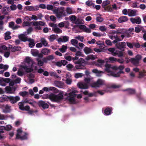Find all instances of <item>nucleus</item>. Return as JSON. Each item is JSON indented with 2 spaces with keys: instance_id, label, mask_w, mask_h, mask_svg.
<instances>
[{
  "instance_id": "nucleus-29",
  "label": "nucleus",
  "mask_w": 146,
  "mask_h": 146,
  "mask_svg": "<svg viewBox=\"0 0 146 146\" xmlns=\"http://www.w3.org/2000/svg\"><path fill=\"white\" fill-rule=\"evenodd\" d=\"M139 76L137 77L138 78H142L146 76V72L144 70L139 72Z\"/></svg>"
},
{
  "instance_id": "nucleus-47",
  "label": "nucleus",
  "mask_w": 146,
  "mask_h": 146,
  "mask_svg": "<svg viewBox=\"0 0 146 146\" xmlns=\"http://www.w3.org/2000/svg\"><path fill=\"white\" fill-rule=\"evenodd\" d=\"M50 75L51 76H54L55 77H56L58 79L60 78V77L57 75V74L56 72H50Z\"/></svg>"
},
{
  "instance_id": "nucleus-33",
  "label": "nucleus",
  "mask_w": 146,
  "mask_h": 146,
  "mask_svg": "<svg viewBox=\"0 0 146 146\" xmlns=\"http://www.w3.org/2000/svg\"><path fill=\"white\" fill-rule=\"evenodd\" d=\"M128 20L127 17L123 16L119 18L118 19V22L120 23H122L127 21Z\"/></svg>"
},
{
  "instance_id": "nucleus-48",
  "label": "nucleus",
  "mask_w": 146,
  "mask_h": 146,
  "mask_svg": "<svg viewBox=\"0 0 146 146\" xmlns=\"http://www.w3.org/2000/svg\"><path fill=\"white\" fill-rule=\"evenodd\" d=\"M24 102H20L19 103V108L21 110H23V109L24 107Z\"/></svg>"
},
{
  "instance_id": "nucleus-21",
  "label": "nucleus",
  "mask_w": 146,
  "mask_h": 146,
  "mask_svg": "<svg viewBox=\"0 0 146 146\" xmlns=\"http://www.w3.org/2000/svg\"><path fill=\"white\" fill-rule=\"evenodd\" d=\"M9 48L11 49V51L12 52L19 51L21 49V48L20 46H16L12 47L11 45H9Z\"/></svg>"
},
{
  "instance_id": "nucleus-39",
  "label": "nucleus",
  "mask_w": 146,
  "mask_h": 146,
  "mask_svg": "<svg viewBox=\"0 0 146 146\" xmlns=\"http://www.w3.org/2000/svg\"><path fill=\"white\" fill-rule=\"evenodd\" d=\"M33 22L26 21H24L23 23V27L27 26H29L32 24Z\"/></svg>"
},
{
  "instance_id": "nucleus-61",
  "label": "nucleus",
  "mask_w": 146,
  "mask_h": 146,
  "mask_svg": "<svg viewBox=\"0 0 146 146\" xmlns=\"http://www.w3.org/2000/svg\"><path fill=\"white\" fill-rule=\"evenodd\" d=\"M109 60L112 62L117 61V59L113 57H110L109 58Z\"/></svg>"
},
{
  "instance_id": "nucleus-17",
  "label": "nucleus",
  "mask_w": 146,
  "mask_h": 146,
  "mask_svg": "<svg viewBox=\"0 0 146 146\" xmlns=\"http://www.w3.org/2000/svg\"><path fill=\"white\" fill-rule=\"evenodd\" d=\"M77 85L78 87L80 89H85L88 88V86L87 83H80Z\"/></svg>"
},
{
  "instance_id": "nucleus-40",
  "label": "nucleus",
  "mask_w": 146,
  "mask_h": 146,
  "mask_svg": "<svg viewBox=\"0 0 146 146\" xmlns=\"http://www.w3.org/2000/svg\"><path fill=\"white\" fill-rule=\"evenodd\" d=\"M67 48V46L62 45L61 47L59 49V50L62 53H64L66 52V50Z\"/></svg>"
},
{
  "instance_id": "nucleus-58",
  "label": "nucleus",
  "mask_w": 146,
  "mask_h": 146,
  "mask_svg": "<svg viewBox=\"0 0 146 146\" xmlns=\"http://www.w3.org/2000/svg\"><path fill=\"white\" fill-rule=\"evenodd\" d=\"M141 93L140 92L139 93L136 94V97L139 100H141L143 99V98L141 97Z\"/></svg>"
},
{
  "instance_id": "nucleus-10",
  "label": "nucleus",
  "mask_w": 146,
  "mask_h": 146,
  "mask_svg": "<svg viewBox=\"0 0 146 146\" xmlns=\"http://www.w3.org/2000/svg\"><path fill=\"white\" fill-rule=\"evenodd\" d=\"M115 46L117 48L121 50L125 47L126 44L124 42H119L116 43Z\"/></svg>"
},
{
  "instance_id": "nucleus-43",
  "label": "nucleus",
  "mask_w": 146,
  "mask_h": 146,
  "mask_svg": "<svg viewBox=\"0 0 146 146\" xmlns=\"http://www.w3.org/2000/svg\"><path fill=\"white\" fill-rule=\"evenodd\" d=\"M10 32L9 31L5 33V40H7L11 38V37L10 36Z\"/></svg>"
},
{
  "instance_id": "nucleus-23",
  "label": "nucleus",
  "mask_w": 146,
  "mask_h": 146,
  "mask_svg": "<svg viewBox=\"0 0 146 146\" xmlns=\"http://www.w3.org/2000/svg\"><path fill=\"white\" fill-rule=\"evenodd\" d=\"M124 73V72L122 70H120L118 72L115 73L114 72H111V75L113 77H118L120 76L121 74Z\"/></svg>"
},
{
  "instance_id": "nucleus-28",
  "label": "nucleus",
  "mask_w": 146,
  "mask_h": 146,
  "mask_svg": "<svg viewBox=\"0 0 146 146\" xmlns=\"http://www.w3.org/2000/svg\"><path fill=\"white\" fill-rule=\"evenodd\" d=\"M83 51L86 54H88L93 52V51L90 48L85 47L83 49Z\"/></svg>"
},
{
  "instance_id": "nucleus-15",
  "label": "nucleus",
  "mask_w": 146,
  "mask_h": 146,
  "mask_svg": "<svg viewBox=\"0 0 146 146\" xmlns=\"http://www.w3.org/2000/svg\"><path fill=\"white\" fill-rule=\"evenodd\" d=\"M20 67L22 68L23 69L25 72L27 73H30L33 71V69L32 68L33 67H31V68H29L27 66L24 65H21Z\"/></svg>"
},
{
  "instance_id": "nucleus-59",
  "label": "nucleus",
  "mask_w": 146,
  "mask_h": 146,
  "mask_svg": "<svg viewBox=\"0 0 146 146\" xmlns=\"http://www.w3.org/2000/svg\"><path fill=\"white\" fill-rule=\"evenodd\" d=\"M17 6L15 4L12 5L10 6V8L12 11H14L15 10L17 9Z\"/></svg>"
},
{
  "instance_id": "nucleus-7",
  "label": "nucleus",
  "mask_w": 146,
  "mask_h": 146,
  "mask_svg": "<svg viewBox=\"0 0 146 146\" xmlns=\"http://www.w3.org/2000/svg\"><path fill=\"white\" fill-rule=\"evenodd\" d=\"M20 100V97L18 96L13 97L12 96H8L7 98L8 101H9L12 104L16 103Z\"/></svg>"
},
{
  "instance_id": "nucleus-63",
  "label": "nucleus",
  "mask_w": 146,
  "mask_h": 146,
  "mask_svg": "<svg viewBox=\"0 0 146 146\" xmlns=\"http://www.w3.org/2000/svg\"><path fill=\"white\" fill-rule=\"evenodd\" d=\"M50 20L53 22H55L56 21V18L54 15H51L50 17Z\"/></svg>"
},
{
  "instance_id": "nucleus-60",
  "label": "nucleus",
  "mask_w": 146,
  "mask_h": 146,
  "mask_svg": "<svg viewBox=\"0 0 146 146\" xmlns=\"http://www.w3.org/2000/svg\"><path fill=\"white\" fill-rule=\"evenodd\" d=\"M141 30V27H136L135 28V31L136 33H139Z\"/></svg>"
},
{
  "instance_id": "nucleus-1",
  "label": "nucleus",
  "mask_w": 146,
  "mask_h": 146,
  "mask_svg": "<svg viewBox=\"0 0 146 146\" xmlns=\"http://www.w3.org/2000/svg\"><path fill=\"white\" fill-rule=\"evenodd\" d=\"M63 92H60L58 94L51 93L49 95V98L52 102L56 103L61 102L64 98Z\"/></svg>"
},
{
  "instance_id": "nucleus-38",
  "label": "nucleus",
  "mask_w": 146,
  "mask_h": 146,
  "mask_svg": "<svg viewBox=\"0 0 146 146\" xmlns=\"http://www.w3.org/2000/svg\"><path fill=\"white\" fill-rule=\"evenodd\" d=\"M40 41L42 45L44 46H46L48 45V42L44 38H41Z\"/></svg>"
},
{
  "instance_id": "nucleus-62",
  "label": "nucleus",
  "mask_w": 146,
  "mask_h": 146,
  "mask_svg": "<svg viewBox=\"0 0 146 146\" xmlns=\"http://www.w3.org/2000/svg\"><path fill=\"white\" fill-rule=\"evenodd\" d=\"M109 51L111 53H114L115 51V48H110L108 49Z\"/></svg>"
},
{
  "instance_id": "nucleus-2",
  "label": "nucleus",
  "mask_w": 146,
  "mask_h": 146,
  "mask_svg": "<svg viewBox=\"0 0 146 146\" xmlns=\"http://www.w3.org/2000/svg\"><path fill=\"white\" fill-rule=\"evenodd\" d=\"M53 13L55 14L57 18L60 19L66 16L65 9L64 7H58L52 10Z\"/></svg>"
},
{
  "instance_id": "nucleus-41",
  "label": "nucleus",
  "mask_w": 146,
  "mask_h": 146,
  "mask_svg": "<svg viewBox=\"0 0 146 146\" xmlns=\"http://www.w3.org/2000/svg\"><path fill=\"white\" fill-rule=\"evenodd\" d=\"M56 35H52L48 37V39H49V41L50 42H52L55 40L56 38Z\"/></svg>"
},
{
  "instance_id": "nucleus-13",
  "label": "nucleus",
  "mask_w": 146,
  "mask_h": 146,
  "mask_svg": "<svg viewBox=\"0 0 146 146\" xmlns=\"http://www.w3.org/2000/svg\"><path fill=\"white\" fill-rule=\"evenodd\" d=\"M5 90L7 93L12 94L15 91L16 88L15 87L7 86L5 88Z\"/></svg>"
},
{
  "instance_id": "nucleus-6",
  "label": "nucleus",
  "mask_w": 146,
  "mask_h": 146,
  "mask_svg": "<svg viewBox=\"0 0 146 146\" xmlns=\"http://www.w3.org/2000/svg\"><path fill=\"white\" fill-rule=\"evenodd\" d=\"M84 60L83 58H80L76 62V64L78 65L75 66L76 68L77 69H84L85 67L82 65L84 63Z\"/></svg>"
},
{
  "instance_id": "nucleus-45",
  "label": "nucleus",
  "mask_w": 146,
  "mask_h": 146,
  "mask_svg": "<svg viewBox=\"0 0 146 146\" xmlns=\"http://www.w3.org/2000/svg\"><path fill=\"white\" fill-rule=\"evenodd\" d=\"M110 3V1L109 0H107L104 1L102 3V7L104 8L106 7V6L109 4Z\"/></svg>"
},
{
  "instance_id": "nucleus-54",
  "label": "nucleus",
  "mask_w": 146,
  "mask_h": 146,
  "mask_svg": "<svg viewBox=\"0 0 146 146\" xmlns=\"http://www.w3.org/2000/svg\"><path fill=\"white\" fill-rule=\"evenodd\" d=\"M19 94L20 95L24 97L26 95H28V92L27 91H25L20 92L19 93Z\"/></svg>"
},
{
  "instance_id": "nucleus-24",
  "label": "nucleus",
  "mask_w": 146,
  "mask_h": 146,
  "mask_svg": "<svg viewBox=\"0 0 146 146\" xmlns=\"http://www.w3.org/2000/svg\"><path fill=\"white\" fill-rule=\"evenodd\" d=\"M54 58L53 55H48L46 58H44L42 59L43 62L47 63L48 61Z\"/></svg>"
},
{
  "instance_id": "nucleus-56",
  "label": "nucleus",
  "mask_w": 146,
  "mask_h": 146,
  "mask_svg": "<svg viewBox=\"0 0 146 146\" xmlns=\"http://www.w3.org/2000/svg\"><path fill=\"white\" fill-rule=\"evenodd\" d=\"M83 74L82 73H78L76 74L74 77L76 78H78L80 77H81L83 76Z\"/></svg>"
},
{
  "instance_id": "nucleus-51",
  "label": "nucleus",
  "mask_w": 146,
  "mask_h": 146,
  "mask_svg": "<svg viewBox=\"0 0 146 146\" xmlns=\"http://www.w3.org/2000/svg\"><path fill=\"white\" fill-rule=\"evenodd\" d=\"M99 29L101 31L104 32L106 31L107 28L104 26H101L100 27Z\"/></svg>"
},
{
  "instance_id": "nucleus-37",
  "label": "nucleus",
  "mask_w": 146,
  "mask_h": 146,
  "mask_svg": "<svg viewBox=\"0 0 146 146\" xmlns=\"http://www.w3.org/2000/svg\"><path fill=\"white\" fill-rule=\"evenodd\" d=\"M96 56V55H88V56L86 57V59L88 61L90 60H94L97 58L96 56Z\"/></svg>"
},
{
  "instance_id": "nucleus-34",
  "label": "nucleus",
  "mask_w": 146,
  "mask_h": 146,
  "mask_svg": "<svg viewBox=\"0 0 146 146\" xmlns=\"http://www.w3.org/2000/svg\"><path fill=\"white\" fill-rule=\"evenodd\" d=\"M105 70L106 72L108 73L110 72V73L112 72L110 70V69L111 68V66L110 64H106L105 65Z\"/></svg>"
},
{
  "instance_id": "nucleus-57",
  "label": "nucleus",
  "mask_w": 146,
  "mask_h": 146,
  "mask_svg": "<svg viewBox=\"0 0 146 146\" xmlns=\"http://www.w3.org/2000/svg\"><path fill=\"white\" fill-rule=\"evenodd\" d=\"M27 135L28 134L27 133H25L24 135L21 136V140H23L27 139Z\"/></svg>"
},
{
  "instance_id": "nucleus-32",
  "label": "nucleus",
  "mask_w": 146,
  "mask_h": 146,
  "mask_svg": "<svg viewBox=\"0 0 146 146\" xmlns=\"http://www.w3.org/2000/svg\"><path fill=\"white\" fill-rule=\"evenodd\" d=\"M112 110L111 108H107L105 110L104 113L106 115H109L111 113Z\"/></svg>"
},
{
  "instance_id": "nucleus-42",
  "label": "nucleus",
  "mask_w": 146,
  "mask_h": 146,
  "mask_svg": "<svg viewBox=\"0 0 146 146\" xmlns=\"http://www.w3.org/2000/svg\"><path fill=\"white\" fill-rule=\"evenodd\" d=\"M8 96L3 95V97H0V102H2L5 101L8 102Z\"/></svg>"
},
{
  "instance_id": "nucleus-44",
  "label": "nucleus",
  "mask_w": 146,
  "mask_h": 146,
  "mask_svg": "<svg viewBox=\"0 0 146 146\" xmlns=\"http://www.w3.org/2000/svg\"><path fill=\"white\" fill-rule=\"evenodd\" d=\"M31 52L32 55H39V51L36 49H32L31 50Z\"/></svg>"
},
{
  "instance_id": "nucleus-5",
  "label": "nucleus",
  "mask_w": 146,
  "mask_h": 146,
  "mask_svg": "<svg viewBox=\"0 0 146 146\" xmlns=\"http://www.w3.org/2000/svg\"><path fill=\"white\" fill-rule=\"evenodd\" d=\"M77 92L76 90H74L69 94V96L68 97L69 101L72 103H75L74 98L76 96V93Z\"/></svg>"
},
{
  "instance_id": "nucleus-26",
  "label": "nucleus",
  "mask_w": 146,
  "mask_h": 146,
  "mask_svg": "<svg viewBox=\"0 0 146 146\" xmlns=\"http://www.w3.org/2000/svg\"><path fill=\"white\" fill-rule=\"evenodd\" d=\"M128 15L130 17L135 16L136 15V11L129 9Z\"/></svg>"
},
{
  "instance_id": "nucleus-11",
  "label": "nucleus",
  "mask_w": 146,
  "mask_h": 146,
  "mask_svg": "<svg viewBox=\"0 0 146 146\" xmlns=\"http://www.w3.org/2000/svg\"><path fill=\"white\" fill-rule=\"evenodd\" d=\"M37 104L39 107H42L44 109L48 108L49 107L48 105L42 100L38 101Z\"/></svg>"
},
{
  "instance_id": "nucleus-64",
  "label": "nucleus",
  "mask_w": 146,
  "mask_h": 146,
  "mask_svg": "<svg viewBox=\"0 0 146 146\" xmlns=\"http://www.w3.org/2000/svg\"><path fill=\"white\" fill-rule=\"evenodd\" d=\"M68 70H70L73 67V66L71 64H69L66 66Z\"/></svg>"
},
{
  "instance_id": "nucleus-49",
  "label": "nucleus",
  "mask_w": 146,
  "mask_h": 146,
  "mask_svg": "<svg viewBox=\"0 0 146 146\" xmlns=\"http://www.w3.org/2000/svg\"><path fill=\"white\" fill-rule=\"evenodd\" d=\"M105 10L108 12H111L113 11L112 8L111 6H108L104 7Z\"/></svg>"
},
{
  "instance_id": "nucleus-25",
  "label": "nucleus",
  "mask_w": 146,
  "mask_h": 146,
  "mask_svg": "<svg viewBox=\"0 0 146 146\" xmlns=\"http://www.w3.org/2000/svg\"><path fill=\"white\" fill-rule=\"evenodd\" d=\"M52 31L56 34H60L62 33V30L59 28L57 25L54 28H52Z\"/></svg>"
},
{
  "instance_id": "nucleus-30",
  "label": "nucleus",
  "mask_w": 146,
  "mask_h": 146,
  "mask_svg": "<svg viewBox=\"0 0 146 146\" xmlns=\"http://www.w3.org/2000/svg\"><path fill=\"white\" fill-rule=\"evenodd\" d=\"M66 13V16L68 15L71 14L73 13L72 8L70 7H67L65 10Z\"/></svg>"
},
{
  "instance_id": "nucleus-18",
  "label": "nucleus",
  "mask_w": 146,
  "mask_h": 146,
  "mask_svg": "<svg viewBox=\"0 0 146 146\" xmlns=\"http://www.w3.org/2000/svg\"><path fill=\"white\" fill-rule=\"evenodd\" d=\"M122 91L123 92L127 91L129 94H134L136 93V90L135 89L131 88H128L126 89L122 90Z\"/></svg>"
},
{
  "instance_id": "nucleus-8",
  "label": "nucleus",
  "mask_w": 146,
  "mask_h": 146,
  "mask_svg": "<svg viewBox=\"0 0 146 146\" xmlns=\"http://www.w3.org/2000/svg\"><path fill=\"white\" fill-rule=\"evenodd\" d=\"M121 86L120 85H116L115 84H113L110 85H108L106 86V88L104 90H103V91H104L106 92H110V91L108 90L109 88H113V89H117L118 88L120 87Z\"/></svg>"
},
{
  "instance_id": "nucleus-52",
  "label": "nucleus",
  "mask_w": 146,
  "mask_h": 146,
  "mask_svg": "<svg viewBox=\"0 0 146 146\" xmlns=\"http://www.w3.org/2000/svg\"><path fill=\"white\" fill-rule=\"evenodd\" d=\"M0 85L2 86H5V83L4 82V80L3 78L0 77Z\"/></svg>"
},
{
  "instance_id": "nucleus-3",
  "label": "nucleus",
  "mask_w": 146,
  "mask_h": 146,
  "mask_svg": "<svg viewBox=\"0 0 146 146\" xmlns=\"http://www.w3.org/2000/svg\"><path fill=\"white\" fill-rule=\"evenodd\" d=\"M104 84V81L102 79H99L96 82L91 83V86L93 88H99Z\"/></svg>"
},
{
  "instance_id": "nucleus-19",
  "label": "nucleus",
  "mask_w": 146,
  "mask_h": 146,
  "mask_svg": "<svg viewBox=\"0 0 146 146\" xmlns=\"http://www.w3.org/2000/svg\"><path fill=\"white\" fill-rule=\"evenodd\" d=\"M19 38L22 41L26 42L28 41L29 38H28L26 35L24 34H21L19 36Z\"/></svg>"
},
{
  "instance_id": "nucleus-46",
  "label": "nucleus",
  "mask_w": 146,
  "mask_h": 146,
  "mask_svg": "<svg viewBox=\"0 0 146 146\" xmlns=\"http://www.w3.org/2000/svg\"><path fill=\"white\" fill-rule=\"evenodd\" d=\"M71 44L73 45L76 46L78 44V41L76 39H72L70 41Z\"/></svg>"
},
{
  "instance_id": "nucleus-9",
  "label": "nucleus",
  "mask_w": 146,
  "mask_h": 146,
  "mask_svg": "<svg viewBox=\"0 0 146 146\" xmlns=\"http://www.w3.org/2000/svg\"><path fill=\"white\" fill-rule=\"evenodd\" d=\"M69 39V37L67 36H62L57 39L58 43L61 44L62 42H68Z\"/></svg>"
},
{
  "instance_id": "nucleus-12",
  "label": "nucleus",
  "mask_w": 146,
  "mask_h": 146,
  "mask_svg": "<svg viewBox=\"0 0 146 146\" xmlns=\"http://www.w3.org/2000/svg\"><path fill=\"white\" fill-rule=\"evenodd\" d=\"M69 24L70 23L68 21H64L59 23L58 24V26L61 28L64 27L68 29Z\"/></svg>"
},
{
  "instance_id": "nucleus-55",
  "label": "nucleus",
  "mask_w": 146,
  "mask_h": 146,
  "mask_svg": "<svg viewBox=\"0 0 146 146\" xmlns=\"http://www.w3.org/2000/svg\"><path fill=\"white\" fill-rule=\"evenodd\" d=\"M37 61L38 62V64L39 66H40L43 65L44 64L43 61L39 60V59H37Z\"/></svg>"
},
{
  "instance_id": "nucleus-31",
  "label": "nucleus",
  "mask_w": 146,
  "mask_h": 146,
  "mask_svg": "<svg viewBox=\"0 0 146 146\" xmlns=\"http://www.w3.org/2000/svg\"><path fill=\"white\" fill-rule=\"evenodd\" d=\"M25 62L28 64H31V67H33V64H34V62L32 61V60L30 58L27 57L25 60Z\"/></svg>"
},
{
  "instance_id": "nucleus-53",
  "label": "nucleus",
  "mask_w": 146,
  "mask_h": 146,
  "mask_svg": "<svg viewBox=\"0 0 146 146\" xmlns=\"http://www.w3.org/2000/svg\"><path fill=\"white\" fill-rule=\"evenodd\" d=\"M24 101L25 103H29L33 107H34V105L33 104V103L31 101V100H28L26 99H25Z\"/></svg>"
},
{
  "instance_id": "nucleus-36",
  "label": "nucleus",
  "mask_w": 146,
  "mask_h": 146,
  "mask_svg": "<svg viewBox=\"0 0 146 146\" xmlns=\"http://www.w3.org/2000/svg\"><path fill=\"white\" fill-rule=\"evenodd\" d=\"M28 41L30 42L29 44V47L32 48L35 46V44L34 43V41L33 39L29 38Z\"/></svg>"
},
{
  "instance_id": "nucleus-4",
  "label": "nucleus",
  "mask_w": 146,
  "mask_h": 146,
  "mask_svg": "<svg viewBox=\"0 0 146 146\" xmlns=\"http://www.w3.org/2000/svg\"><path fill=\"white\" fill-rule=\"evenodd\" d=\"M141 58V55H136L135 58H131V63L134 65L137 66L139 65V61Z\"/></svg>"
},
{
  "instance_id": "nucleus-35",
  "label": "nucleus",
  "mask_w": 146,
  "mask_h": 146,
  "mask_svg": "<svg viewBox=\"0 0 146 146\" xmlns=\"http://www.w3.org/2000/svg\"><path fill=\"white\" fill-rule=\"evenodd\" d=\"M42 54L44 55L49 54L50 53V50L49 49L46 48H44L41 51Z\"/></svg>"
},
{
  "instance_id": "nucleus-22",
  "label": "nucleus",
  "mask_w": 146,
  "mask_h": 146,
  "mask_svg": "<svg viewBox=\"0 0 146 146\" xmlns=\"http://www.w3.org/2000/svg\"><path fill=\"white\" fill-rule=\"evenodd\" d=\"M9 27L13 30L17 29L20 27V26L19 25H15V23L13 21L9 23Z\"/></svg>"
},
{
  "instance_id": "nucleus-20",
  "label": "nucleus",
  "mask_w": 146,
  "mask_h": 146,
  "mask_svg": "<svg viewBox=\"0 0 146 146\" xmlns=\"http://www.w3.org/2000/svg\"><path fill=\"white\" fill-rule=\"evenodd\" d=\"M26 9L29 11H35L38 10L39 9V7L38 6H28L26 7Z\"/></svg>"
},
{
  "instance_id": "nucleus-16",
  "label": "nucleus",
  "mask_w": 146,
  "mask_h": 146,
  "mask_svg": "<svg viewBox=\"0 0 146 146\" xmlns=\"http://www.w3.org/2000/svg\"><path fill=\"white\" fill-rule=\"evenodd\" d=\"M130 20L131 22L133 23H136L137 24H139L141 22V20L139 17H136L135 18H131Z\"/></svg>"
},
{
  "instance_id": "nucleus-27",
  "label": "nucleus",
  "mask_w": 146,
  "mask_h": 146,
  "mask_svg": "<svg viewBox=\"0 0 146 146\" xmlns=\"http://www.w3.org/2000/svg\"><path fill=\"white\" fill-rule=\"evenodd\" d=\"M32 24L34 26H35V29L39 30H40L42 29V28L38 24V21L33 22Z\"/></svg>"
},
{
  "instance_id": "nucleus-50",
  "label": "nucleus",
  "mask_w": 146,
  "mask_h": 146,
  "mask_svg": "<svg viewBox=\"0 0 146 146\" xmlns=\"http://www.w3.org/2000/svg\"><path fill=\"white\" fill-rule=\"evenodd\" d=\"M74 38L76 39H77L79 40L81 42H83L84 37L83 36H80V35H78L77 36L75 37Z\"/></svg>"
},
{
  "instance_id": "nucleus-14",
  "label": "nucleus",
  "mask_w": 146,
  "mask_h": 146,
  "mask_svg": "<svg viewBox=\"0 0 146 146\" xmlns=\"http://www.w3.org/2000/svg\"><path fill=\"white\" fill-rule=\"evenodd\" d=\"M70 19L72 22H75L76 24L80 23V19H77L76 17L74 15L70 16Z\"/></svg>"
}]
</instances>
